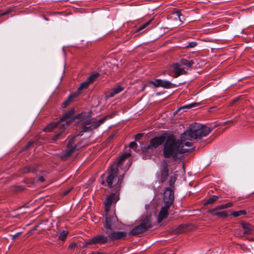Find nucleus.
<instances>
[{"mask_svg":"<svg viewBox=\"0 0 254 254\" xmlns=\"http://www.w3.org/2000/svg\"><path fill=\"white\" fill-rule=\"evenodd\" d=\"M8 11H7V12H4V13H3L1 14V15H5L6 13H8Z\"/></svg>","mask_w":254,"mask_h":254,"instance_id":"58836bf2","label":"nucleus"},{"mask_svg":"<svg viewBox=\"0 0 254 254\" xmlns=\"http://www.w3.org/2000/svg\"><path fill=\"white\" fill-rule=\"evenodd\" d=\"M114 224V223L104 224L105 233L108 235V237L113 241L125 239L127 236V233L125 231H117Z\"/></svg>","mask_w":254,"mask_h":254,"instance_id":"20e7f679","label":"nucleus"},{"mask_svg":"<svg viewBox=\"0 0 254 254\" xmlns=\"http://www.w3.org/2000/svg\"><path fill=\"white\" fill-rule=\"evenodd\" d=\"M152 20V19H150L147 22L144 23L141 26H140L136 30V32H140L141 31H142L144 29H145L147 26H148L150 24Z\"/></svg>","mask_w":254,"mask_h":254,"instance_id":"393cba45","label":"nucleus"},{"mask_svg":"<svg viewBox=\"0 0 254 254\" xmlns=\"http://www.w3.org/2000/svg\"><path fill=\"white\" fill-rule=\"evenodd\" d=\"M73 97L72 96H70L68 97V99L65 101L64 103V107H65L66 106H67V105H68L69 104V103L70 102V99Z\"/></svg>","mask_w":254,"mask_h":254,"instance_id":"473e14b6","label":"nucleus"},{"mask_svg":"<svg viewBox=\"0 0 254 254\" xmlns=\"http://www.w3.org/2000/svg\"><path fill=\"white\" fill-rule=\"evenodd\" d=\"M212 129L195 123L191 125L182 134L180 139H176L173 135L168 136L164 144V156L176 159L178 155L188 152L190 150L195 140L207 136Z\"/></svg>","mask_w":254,"mask_h":254,"instance_id":"f257e3e1","label":"nucleus"},{"mask_svg":"<svg viewBox=\"0 0 254 254\" xmlns=\"http://www.w3.org/2000/svg\"><path fill=\"white\" fill-rule=\"evenodd\" d=\"M38 226V225L36 226L35 227V228H34V230H35V229H36V228Z\"/></svg>","mask_w":254,"mask_h":254,"instance_id":"37998d69","label":"nucleus"},{"mask_svg":"<svg viewBox=\"0 0 254 254\" xmlns=\"http://www.w3.org/2000/svg\"><path fill=\"white\" fill-rule=\"evenodd\" d=\"M76 246L77 244L76 243H73L69 245V248L71 249H74L76 247Z\"/></svg>","mask_w":254,"mask_h":254,"instance_id":"72a5a7b5","label":"nucleus"},{"mask_svg":"<svg viewBox=\"0 0 254 254\" xmlns=\"http://www.w3.org/2000/svg\"><path fill=\"white\" fill-rule=\"evenodd\" d=\"M30 171V169L28 167H25L24 168V173H28V172H29Z\"/></svg>","mask_w":254,"mask_h":254,"instance_id":"c9c22d12","label":"nucleus"},{"mask_svg":"<svg viewBox=\"0 0 254 254\" xmlns=\"http://www.w3.org/2000/svg\"><path fill=\"white\" fill-rule=\"evenodd\" d=\"M151 223H140L134 227L129 232L128 235L135 236L144 233L153 227Z\"/></svg>","mask_w":254,"mask_h":254,"instance_id":"0eeeda50","label":"nucleus"},{"mask_svg":"<svg viewBox=\"0 0 254 254\" xmlns=\"http://www.w3.org/2000/svg\"><path fill=\"white\" fill-rule=\"evenodd\" d=\"M76 149V146H74V147L72 148L71 149H70L69 151H68L66 153V156H70L73 152V151Z\"/></svg>","mask_w":254,"mask_h":254,"instance_id":"7c9ffc66","label":"nucleus"},{"mask_svg":"<svg viewBox=\"0 0 254 254\" xmlns=\"http://www.w3.org/2000/svg\"><path fill=\"white\" fill-rule=\"evenodd\" d=\"M174 201V191L170 188H167L164 192L163 202L164 205L171 206Z\"/></svg>","mask_w":254,"mask_h":254,"instance_id":"1a4fd4ad","label":"nucleus"},{"mask_svg":"<svg viewBox=\"0 0 254 254\" xmlns=\"http://www.w3.org/2000/svg\"><path fill=\"white\" fill-rule=\"evenodd\" d=\"M119 199V193L116 191L115 193H112L107 196L104 202L106 211L105 222H116L118 221L115 213L114 211H110V208L112 204L116 203Z\"/></svg>","mask_w":254,"mask_h":254,"instance_id":"7ed1b4c3","label":"nucleus"},{"mask_svg":"<svg viewBox=\"0 0 254 254\" xmlns=\"http://www.w3.org/2000/svg\"><path fill=\"white\" fill-rule=\"evenodd\" d=\"M18 234H17L15 235L14 236V237H15L18 236Z\"/></svg>","mask_w":254,"mask_h":254,"instance_id":"a19ab883","label":"nucleus"},{"mask_svg":"<svg viewBox=\"0 0 254 254\" xmlns=\"http://www.w3.org/2000/svg\"><path fill=\"white\" fill-rule=\"evenodd\" d=\"M170 207L164 205L158 215V222H161L164 219L167 217L168 209Z\"/></svg>","mask_w":254,"mask_h":254,"instance_id":"4468645a","label":"nucleus"},{"mask_svg":"<svg viewBox=\"0 0 254 254\" xmlns=\"http://www.w3.org/2000/svg\"><path fill=\"white\" fill-rule=\"evenodd\" d=\"M137 147V145L136 142L132 141L129 143V147L133 149H135Z\"/></svg>","mask_w":254,"mask_h":254,"instance_id":"2f4dec72","label":"nucleus"},{"mask_svg":"<svg viewBox=\"0 0 254 254\" xmlns=\"http://www.w3.org/2000/svg\"><path fill=\"white\" fill-rule=\"evenodd\" d=\"M142 136V134L139 133L135 135V140L137 141Z\"/></svg>","mask_w":254,"mask_h":254,"instance_id":"f704fd0d","label":"nucleus"},{"mask_svg":"<svg viewBox=\"0 0 254 254\" xmlns=\"http://www.w3.org/2000/svg\"><path fill=\"white\" fill-rule=\"evenodd\" d=\"M67 116V115H64L59 121L51 123L45 128L44 130L45 131H51L55 128H59L60 132L54 136V140H57L62 135L63 131H64L65 129V126L67 125V122H66L65 123H63V122L66 119Z\"/></svg>","mask_w":254,"mask_h":254,"instance_id":"423d86ee","label":"nucleus"},{"mask_svg":"<svg viewBox=\"0 0 254 254\" xmlns=\"http://www.w3.org/2000/svg\"><path fill=\"white\" fill-rule=\"evenodd\" d=\"M190 224L191 223H183L180 225L179 226L175 229V233L176 234H179L190 230V228L189 227Z\"/></svg>","mask_w":254,"mask_h":254,"instance_id":"dca6fc26","label":"nucleus"},{"mask_svg":"<svg viewBox=\"0 0 254 254\" xmlns=\"http://www.w3.org/2000/svg\"><path fill=\"white\" fill-rule=\"evenodd\" d=\"M218 196L216 195H213L212 197L209 198L206 202V204L212 203L217 200Z\"/></svg>","mask_w":254,"mask_h":254,"instance_id":"cd10ccee","label":"nucleus"},{"mask_svg":"<svg viewBox=\"0 0 254 254\" xmlns=\"http://www.w3.org/2000/svg\"><path fill=\"white\" fill-rule=\"evenodd\" d=\"M70 190H68V191H66L65 193H64V194H66L67 193H68L69 192Z\"/></svg>","mask_w":254,"mask_h":254,"instance_id":"ea45409f","label":"nucleus"},{"mask_svg":"<svg viewBox=\"0 0 254 254\" xmlns=\"http://www.w3.org/2000/svg\"><path fill=\"white\" fill-rule=\"evenodd\" d=\"M172 68L175 72L176 76H178L181 74H185L186 71L185 69L181 67V65L178 63L173 64Z\"/></svg>","mask_w":254,"mask_h":254,"instance_id":"2eb2a0df","label":"nucleus"},{"mask_svg":"<svg viewBox=\"0 0 254 254\" xmlns=\"http://www.w3.org/2000/svg\"><path fill=\"white\" fill-rule=\"evenodd\" d=\"M197 45V43L196 42H191L189 43L186 47L187 48H194Z\"/></svg>","mask_w":254,"mask_h":254,"instance_id":"c756f323","label":"nucleus"},{"mask_svg":"<svg viewBox=\"0 0 254 254\" xmlns=\"http://www.w3.org/2000/svg\"><path fill=\"white\" fill-rule=\"evenodd\" d=\"M116 115L115 113H113L110 115H107L104 118L101 119L98 121H96L95 119H87L85 121L86 125L89 126V127H84L83 128V130L81 132H86L88 130H91L93 128L95 129L98 128L100 126L103 124L108 119H111Z\"/></svg>","mask_w":254,"mask_h":254,"instance_id":"39448f33","label":"nucleus"},{"mask_svg":"<svg viewBox=\"0 0 254 254\" xmlns=\"http://www.w3.org/2000/svg\"><path fill=\"white\" fill-rule=\"evenodd\" d=\"M164 141L165 137L163 136L155 137L150 140L149 147L156 148Z\"/></svg>","mask_w":254,"mask_h":254,"instance_id":"ddd939ff","label":"nucleus"},{"mask_svg":"<svg viewBox=\"0 0 254 254\" xmlns=\"http://www.w3.org/2000/svg\"><path fill=\"white\" fill-rule=\"evenodd\" d=\"M104 183H105L104 181H102V182L101 184H104Z\"/></svg>","mask_w":254,"mask_h":254,"instance_id":"79ce46f5","label":"nucleus"},{"mask_svg":"<svg viewBox=\"0 0 254 254\" xmlns=\"http://www.w3.org/2000/svg\"><path fill=\"white\" fill-rule=\"evenodd\" d=\"M89 85H90L89 83L86 80L85 81L81 83V84L78 88L77 92H78L79 93H80L81 91L82 90L87 88Z\"/></svg>","mask_w":254,"mask_h":254,"instance_id":"4be33fe9","label":"nucleus"},{"mask_svg":"<svg viewBox=\"0 0 254 254\" xmlns=\"http://www.w3.org/2000/svg\"><path fill=\"white\" fill-rule=\"evenodd\" d=\"M145 208L146 212L142 216L141 222H151L155 216L156 209L154 207L150 208L147 204L145 205Z\"/></svg>","mask_w":254,"mask_h":254,"instance_id":"6e6552de","label":"nucleus"},{"mask_svg":"<svg viewBox=\"0 0 254 254\" xmlns=\"http://www.w3.org/2000/svg\"><path fill=\"white\" fill-rule=\"evenodd\" d=\"M149 83L154 85L156 87H162L167 89L172 88L173 85L169 81L161 79H156L154 81H150Z\"/></svg>","mask_w":254,"mask_h":254,"instance_id":"9d476101","label":"nucleus"},{"mask_svg":"<svg viewBox=\"0 0 254 254\" xmlns=\"http://www.w3.org/2000/svg\"><path fill=\"white\" fill-rule=\"evenodd\" d=\"M247 214V212L245 210H241L237 211L232 212L231 215L234 217H238L242 215H244Z\"/></svg>","mask_w":254,"mask_h":254,"instance_id":"aec40b11","label":"nucleus"},{"mask_svg":"<svg viewBox=\"0 0 254 254\" xmlns=\"http://www.w3.org/2000/svg\"><path fill=\"white\" fill-rule=\"evenodd\" d=\"M233 205V203H232V202H228L226 204H222V205H219L220 206L221 208H222L223 209H225V208H229V207H230L231 206H232Z\"/></svg>","mask_w":254,"mask_h":254,"instance_id":"c85d7f7f","label":"nucleus"},{"mask_svg":"<svg viewBox=\"0 0 254 254\" xmlns=\"http://www.w3.org/2000/svg\"><path fill=\"white\" fill-rule=\"evenodd\" d=\"M168 176V169L167 167V166L164 167V170L162 171V177H161V182L163 183L166 180V179L167 178Z\"/></svg>","mask_w":254,"mask_h":254,"instance_id":"412c9836","label":"nucleus"},{"mask_svg":"<svg viewBox=\"0 0 254 254\" xmlns=\"http://www.w3.org/2000/svg\"><path fill=\"white\" fill-rule=\"evenodd\" d=\"M39 180H40V181L43 182L44 181V179L43 177H40L39 178Z\"/></svg>","mask_w":254,"mask_h":254,"instance_id":"e433bc0d","label":"nucleus"},{"mask_svg":"<svg viewBox=\"0 0 254 254\" xmlns=\"http://www.w3.org/2000/svg\"><path fill=\"white\" fill-rule=\"evenodd\" d=\"M181 10H178L175 13V14L178 17L179 20L181 22L185 20L184 16L181 14Z\"/></svg>","mask_w":254,"mask_h":254,"instance_id":"bb28decb","label":"nucleus"},{"mask_svg":"<svg viewBox=\"0 0 254 254\" xmlns=\"http://www.w3.org/2000/svg\"><path fill=\"white\" fill-rule=\"evenodd\" d=\"M242 227L244 229V234H250L253 231V227L250 225V223H242Z\"/></svg>","mask_w":254,"mask_h":254,"instance_id":"a211bd4d","label":"nucleus"},{"mask_svg":"<svg viewBox=\"0 0 254 254\" xmlns=\"http://www.w3.org/2000/svg\"><path fill=\"white\" fill-rule=\"evenodd\" d=\"M130 156V154L129 153L121 155L118 159L117 163H114L110 166L107 174H104L102 176V177H105L108 186L110 188H112L113 190L116 192L119 191L122 183V178H120L117 175L118 167L125 158Z\"/></svg>","mask_w":254,"mask_h":254,"instance_id":"f03ea898","label":"nucleus"},{"mask_svg":"<svg viewBox=\"0 0 254 254\" xmlns=\"http://www.w3.org/2000/svg\"><path fill=\"white\" fill-rule=\"evenodd\" d=\"M99 76V74L98 73H95L91 75L87 79V81L90 84L92 82H93L96 78Z\"/></svg>","mask_w":254,"mask_h":254,"instance_id":"5701e85b","label":"nucleus"},{"mask_svg":"<svg viewBox=\"0 0 254 254\" xmlns=\"http://www.w3.org/2000/svg\"><path fill=\"white\" fill-rule=\"evenodd\" d=\"M108 242V238L107 237L98 235L93 237L90 239L88 242H86V245L90 244H105Z\"/></svg>","mask_w":254,"mask_h":254,"instance_id":"f8f14e48","label":"nucleus"},{"mask_svg":"<svg viewBox=\"0 0 254 254\" xmlns=\"http://www.w3.org/2000/svg\"><path fill=\"white\" fill-rule=\"evenodd\" d=\"M180 63L182 64L186 65L187 67H191L194 64L192 60H188L187 59H181Z\"/></svg>","mask_w":254,"mask_h":254,"instance_id":"6ab92c4d","label":"nucleus"},{"mask_svg":"<svg viewBox=\"0 0 254 254\" xmlns=\"http://www.w3.org/2000/svg\"><path fill=\"white\" fill-rule=\"evenodd\" d=\"M222 208L219 205L209 210V213L213 216H216L219 218H225L228 216L226 211L222 210Z\"/></svg>","mask_w":254,"mask_h":254,"instance_id":"9b49d317","label":"nucleus"},{"mask_svg":"<svg viewBox=\"0 0 254 254\" xmlns=\"http://www.w3.org/2000/svg\"><path fill=\"white\" fill-rule=\"evenodd\" d=\"M68 233V231H66L63 230L61 231L59 235V239L62 241H65L66 239Z\"/></svg>","mask_w":254,"mask_h":254,"instance_id":"b1692460","label":"nucleus"},{"mask_svg":"<svg viewBox=\"0 0 254 254\" xmlns=\"http://www.w3.org/2000/svg\"><path fill=\"white\" fill-rule=\"evenodd\" d=\"M73 139H71V140L69 141V142H68V144H67V145H68V146H69V145H70V143H71V142L72 141V140H73Z\"/></svg>","mask_w":254,"mask_h":254,"instance_id":"4c0bfd02","label":"nucleus"},{"mask_svg":"<svg viewBox=\"0 0 254 254\" xmlns=\"http://www.w3.org/2000/svg\"><path fill=\"white\" fill-rule=\"evenodd\" d=\"M123 90L124 88L120 84H117L115 87L113 88L112 92L109 93L108 97H112L115 95L121 92Z\"/></svg>","mask_w":254,"mask_h":254,"instance_id":"f3484780","label":"nucleus"},{"mask_svg":"<svg viewBox=\"0 0 254 254\" xmlns=\"http://www.w3.org/2000/svg\"><path fill=\"white\" fill-rule=\"evenodd\" d=\"M198 105H199V104L196 103H191V104H190L189 105H185V106L182 107L181 108H179L178 109V111H180V110H181L182 109H190V108H192L193 107H195L198 106Z\"/></svg>","mask_w":254,"mask_h":254,"instance_id":"a878e982","label":"nucleus"}]
</instances>
